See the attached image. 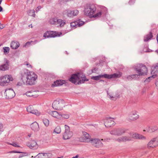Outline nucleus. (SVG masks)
<instances>
[{"label":"nucleus","instance_id":"nucleus-49","mask_svg":"<svg viewBox=\"0 0 158 158\" xmlns=\"http://www.w3.org/2000/svg\"><path fill=\"white\" fill-rule=\"evenodd\" d=\"M4 27V26L2 24L0 26V29H2Z\"/></svg>","mask_w":158,"mask_h":158},{"label":"nucleus","instance_id":"nucleus-37","mask_svg":"<svg viewBox=\"0 0 158 158\" xmlns=\"http://www.w3.org/2000/svg\"><path fill=\"white\" fill-rule=\"evenodd\" d=\"M43 122L45 125L46 127H48L49 123V120L46 118H45L43 120Z\"/></svg>","mask_w":158,"mask_h":158},{"label":"nucleus","instance_id":"nucleus-29","mask_svg":"<svg viewBox=\"0 0 158 158\" xmlns=\"http://www.w3.org/2000/svg\"><path fill=\"white\" fill-rule=\"evenodd\" d=\"M19 46V44L18 42L12 41L10 44V47L13 49H17Z\"/></svg>","mask_w":158,"mask_h":158},{"label":"nucleus","instance_id":"nucleus-16","mask_svg":"<svg viewBox=\"0 0 158 158\" xmlns=\"http://www.w3.org/2000/svg\"><path fill=\"white\" fill-rule=\"evenodd\" d=\"M5 93L6 94V98L7 99H11L15 96V93L14 91L11 89H6Z\"/></svg>","mask_w":158,"mask_h":158},{"label":"nucleus","instance_id":"nucleus-32","mask_svg":"<svg viewBox=\"0 0 158 158\" xmlns=\"http://www.w3.org/2000/svg\"><path fill=\"white\" fill-rule=\"evenodd\" d=\"M109 97L112 100H115L118 97V95H114V94H108Z\"/></svg>","mask_w":158,"mask_h":158},{"label":"nucleus","instance_id":"nucleus-11","mask_svg":"<svg viewBox=\"0 0 158 158\" xmlns=\"http://www.w3.org/2000/svg\"><path fill=\"white\" fill-rule=\"evenodd\" d=\"M83 135L79 139V141L81 142L89 143L90 142L92 139L90 138L89 135L86 132L83 131Z\"/></svg>","mask_w":158,"mask_h":158},{"label":"nucleus","instance_id":"nucleus-56","mask_svg":"<svg viewBox=\"0 0 158 158\" xmlns=\"http://www.w3.org/2000/svg\"><path fill=\"white\" fill-rule=\"evenodd\" d=\"M156 39H157V42H158V34L157 35Z\"/></svg>","mask_w":158,"mask_h":158},{"label":"nucleus","instance_id":"nucleus-4","mask_svg":"<svg viewBox=\"0 0 158 158\" xmlns=\"http://www.w3.org/2000/svg\"><path fill=\"white\" fill-rule=\"evenodd\" d=\"M13 80L11 75H5L0 77V85L5 86L7 85L10 81Z\"/></svg>","mask_w":158,"mask_h":158},{"label":"nucleus","instance_id":"nucleus-61","mask_svg":"<svg viewBox=\"0 0 158 158\" xmlns=\"http://www.w3.org/2000/svg\"><path fill=\"white\" fill-rule=\"evenodd\" d=\"M1 45H0V46H1Z\"/></svg>","mask_w":158,"mask_h":158},{"label":"nucleus","instance_id":"nucleus-8","mask_svg":"<svg viewBox=\"0 0 158 158\" xmlns=\"http://www.w3.org/2000/svg\"><path fill=\"white\" fill-rule=\"evenodd\" d=\"M64 101L62 99H59L55 100L52 104V107L54 109L61 110L64 106Z\"/></svg>","mask_w":158,"mask_h":158},{"label":"nucleus","instance_id":"nucleus-31","mask_svg":"<svg viewBox=\"0 0 158 158\" xmlns=\"http://www.w3.org/2000/svg\"><path fill=\"white\" fill-rule=\"evenodd\" d=\"M157 129V127L156 126H152L149 127L148 129L147 130L148 132H152L156 130Z\"/></svg>","mask_w":158,"mask_h":158},{"label":"nucleus","instance_id":"nucleus-33","mask_svg":"<svg viewBox=\"0 0 158 158\" xmlns=\"http://www.w3.org/2000/svg\"><path fill=\"white\" fill-rule=\"evenodd\" d=\"M152 35L151 32L149 33L148 34L146 35L144 38V40L145 41H147L152 37Z\"/></svg>","mask_w":158,"mask_h":158},{"label":"nucleus","instance_id":"nucleus-21","mask_svg":"<svg viewBox=\"0 0 158 158\" xmlns=\"http://www.w3.org/2000/svg\"><path fill=\"white\" fill-rule=\"evenodd\" d=\"M115 140L119 143L125 142L131 140V138L128 135L123 136L116 139Z\"/></svg>","mask_w":158,"mask_h":158},{"label":"nucleus","instance_id":"nucleus-57","mask_svg":"<svg viewBox=\"0 0 158 158\" xmlns=\"http://www.w3.org/2000/svg\"><path fill=\"white\" fill-rule=\"evenodd\" d=\"M143 131H146V130H143Z\"/></svg>","mask_w":158,"mask_h":158},{"label":"nucleus","instance_id":"nucleus-2","mask_svg":"<svg viewBox=\"0 0 158 158\" xmlns=\"http://www.w3.org/2000/svg\"><path fill=\"white\" fill-rule=\"evenodd\" d=\"M22 79L27 84L33 85L37 78V75L32 71L25 70L21 73Z\"/></svg>","mask_w":158,"mask_h":158},{"label":"nucleus","instance_id":"nucleus-53","mask_svg":"<svg viewBox=\"0 0 158 158\" xmlns=\"http://www.w3.org/2000/svg\"><path fill=\"white\" fill-rule=\"evenodd\" d=\"M79 156L78 155H76L75 156H74L72 158H78Z\"/></svg>","mask_w":158,"mask_h":158},{"label":"nucleus","instance_id":"nucleus-47","mask_svg":"<svg viewBox=\"0 0 158 158\" xmlns=\"http://www.w3.org/2000/svg\"><path fill=\"white\" fill-rule=\"evenodd\" d=\"M41 7L40 6H38L37 8L36 9V12H37L39 10L41 9Z\"/></svg>","mask_w":158,"mask_h":158},{"label":"nucleus","instance_id":"nucleus-25","mask_svg":"<svg viewBox=\"0 0 158 158\" xmlns=\"http://www.w3.org/2000/svg\"><path fill=\"white\" fill-rule=\"evenodd\" d=\"M49 114L53 117L57 119H60L61 118V114L56 111H51Z\"/></svg>","mask_w":158,"mask_h":158},{"label":"nucleus","instance_id":"nucleus-17","mask_svg":"<svg viewBox=\"0 0 158 158\" xmlns=\"http://www.w3.org/2000/svg\"><path fill=\"white\" fill-rule=\"evenodd\" d=\"M105 126L106 127H109L114 125L115 123L113 119L111 118H106L103 119Z\"/></svg>","mask_w":158,"mask_h":158},{"label":"nucleus","instance_id":"nucleus-40","mask_svg":"<svg viewBox=\"0 0 158 158\" xmlns=\"http://www.w3.org/2000/svg\"><path fill=\"white\" fill-rule=\"evenodd\" d=\"M29 14L31 16L35 17V10H30L29 11Z\"/></svg>","mask_w":158,"mask_h":158},{"label":"nucleus","instance_id":"nucleus-41","mask_svg":"<svg viewBox=\"0 0 158 158\" xmlns=\"http://www.w3.org/2000/svg\"><path fill=\"white\" fill-rule=\"evenodd\" d=\"M61 117H62L63 118H66V119H68L69 118V115L68 114H61Z\"/></svg>","mask_w":158,"mask_h":158},{"label":"nucleus","instance_id":"nucleus-14","mask_svg":"<svg viewBox=\"0 0 158 158\" xmlns=\"http://www.w3.org/2000/svg\"><path fill=\"white\" fill-rule=\"evenodd\" d=\"M152 70L151 74H154L151 77H150L147 78L145 81L144 82L145 83L149 82L150 79L152 78H155L156 77V74L158 72V63L156 64L154 67H152Z\"/></svg>","mask_w":158,"mask_h":158},{"label":"nucleus","instance_id":"nucleus-22","mask_svg":"<svg viewBox=\"0 0 158 158\" xmlns=\"http://www.w3.org/2000/svg\"><path fill=\"white\" fill-rule=\"evenodd\" d=\"M90 142L93 145L97 148L101 147L103 145L101 140L98 139H92Z\"/></svg>","mask_w":158,"mask_h":158},{"label":"nucleus","instance_id":"nucleus-20","mask_svg":"<svg viewBox=\"0 0 158 158\" xmlns=\"http://www.w3.org/2000/svg\"><path fill=\"white\" fill-rule=\"evenodd\" d=\"M128 136L131 138V139L132 138L135 139H146V137L144 136L137 133H130L129 134V135Z\"/></svg>","mask_w":158,"mask_h":158},{"label":"nucleus","instance_id":"nucleus-18","mask_svg":"<svg viewBox=\"0 0 158 158\" xmlns=\"http://www.w3.org/2000/svg\"><path fill=\"white\" fill-rule=\"evenodd\" d=\"M27 112L34 114L36 116H39L41 114V113L36 109H34L32 106H29L27 108Z\"/></svg>","mask_w":158,"mask_h":158},{"label":"nucleus","instance_id":"nucleus-44","mask_svg":"<svg viewBox=\"0 0 158 158\" xmlns=\"http://www.w3.org/2000/svg\"><path fill=\"white\" fill-rule=\"evenodd\" d=\"M9 152L10 153H23L24 154H26V153L25 152H21L16 151H10Z\"/></svg>","mask_w":158,"mask_h":158},{"label":"nucleus","instance_id":"nucleus-43","mask_svg":"<svg viewBox=\"0 0 158 158\" xmlns=\"http://www.w3.org/2000/svg\"><path fill=\"white\" fill-rule=\"evenodd\" d=\"M8 144H10V145H12L13 146L17 147H19V146L18 145V144L15 143H8Z\"/></svg>","mask_w":158,"mask_h":158},{"label":"nucleus","instance_id":"nucleus-6","mask_svg":"<svg viewBox=\"0 0 158 158\" xmlns=\"http://www.w3.org/2000/svg\"><path fill=\"white\" fill-rule=\"evenodd\" d=\"M137 73L140 76H144L147 74L148 70L146 66L143 65H140L135 68Z\"/></svg>","mask_w":158,"mask_h":158},{"label":"nucleus","instance_id":"nucleus-50","mask_svg":"<svg viewBox=\"0 0 158 158\" xmlns=\"http://www.w3.org/2000/svg\"><path fill=\"white\" fill-rule=\"evenodd\" d=\"M155 84L156 86L158 88V80L156 81V82L155 83Z\"/></svg>","mask_w":158,"mask_h":158},{"label":"nucleus","instance_id":"nucleus-9","mask_svg":"<svg viewBox=\"0 0 158 158\" xmlns=\"http://www.w3.org/2000/svg\"><path fill=\"white\" fill-rule=\"evenodd\" d=\"M49 23L53 25H59L60 27H63L65 24L64 20L61 19H58L57 18H53L50 19Z\"/></svg>","mask_w":158,"mask_h":158},{"label":"nucleus","instance_id":"nucleus-36","mask_svg":"<svg viewBox=\"0 0 158 158\" xmlns=\"http://www.w3.org/2000/svg\"><path fill=\"white\" fill-rule=\"evenodd\" d=\"M78 23L77 21L74 22H73L71 23L70 25L72 27H76L78 26Z\"/></svg>","mask_w":158,"mask_h":158},{"label":"nucleus","instance_id":"nucleus-35","mask_svg":"<svg viewBox=\"0 0 158 158\" xmlns=\"http://www.w3.org/2000/svg\"><path fill=\"white\" fill-rule=\"evenodd\" d=\"M61 130L59 126L57 127L54 130V132L57 134H59L60 133Z\"/></svg>","mask_w":158,"mask_h":158},{"label":"nucleus","instance_id":"nucleus-38","mask_svg":"<svg viewBox=\"0 0 158 158\" xmlns=\"http://www.w3.org/2000/svg\"><path fill=\"white\" fill-rule=\"evenodd\" d=\"M3 49L5 54H7L9 53L10 50V48L9 47H4L3 48Z\"/></svg>","mask_w":158,"mask_h":158},{"label":"nucleus","instance_id":"nucleus-26","mask_svg":"<svg viewBox=\"0 0 158 158\" xmlns=\"http://www.w3.org/2000/svg\"><path fill=\"white\" fill-rule=\"evenodd\" d=\"M51 153H40L37 155L38 158H48L52 156Z\"/></svg>","mask_w":158,"mask_h":158},{"label":"nucleus","instance_id":"nucleus-5","mask_svg":"<svg viewBox=\"0 0 158 158\" xmlns=\"http://www.w3.org/2000/svg\"><path fill=\"white\" fill-rule=\"evenodd\" d=\"M120 76L117 73H114L113 74L109 75L105 74L104 75H99L96 76H93L91 77V79L95 80L98 81L100 79L104 77L106 78L110 79L114 78L119 77Z\"/></svg>","mask_w":158,"mask_h":158},{"label":"nucleus","instance_id":"nucleus-34","mask_svg":"<svg viewBox=\"0 0 158 158\" xmlns=\"http://www.w3.org/2000/svg\"><path fill=\"white\" fill-rule=\"evenodd\" d=\"M23 65H25L27 68L29 69H31L32 68V66L28 62H25L24 63Z\"/></svg>","mask_w":158,"mask_h":158},{"label":"nucleus","instance_id":"nucleus-30","mask_svg":"<svg viewBox=\"0 0 158 158\" xmlns=\"http://www.w3.org/2000/svg\"><path fill=\"white\" fill-rule=\"evenodd\" d=\"M9 69L8 62L7 61L6 63L0 66V70L2 71H5Z\"/></svg>","mask_w":158,"mask_h":158},{"label":"nucleus","instance_id":"nucleus-12","mask_svg":"<svg viewBox=\"0 0 158 158\" xmlns=\"http://www.w3.org/2000/svg\"><path fill=\"white\" fill-rule=\"evenodd\" d=\"M65 131L63 135V138L67 139L71 138L73 135V133L70 131L69 127L66 125H65Z\"/></svg>","mask_w":158,"mask_h":158},{"label":"nucleus","instance_id":"nucleus-58","mask_svg":"<svg viewBox=\"0 0 158 158\" xmlns=\"http://www.w3.org/2000/svg\"><path fill=\"white\" fill-rule=\"evenodd\" d=\"M157 53H158V50L157 51Z\"/></svg>","mask_w":158,"mask_h":158},{"label":"nucleus","instance_id":"nucleus-10","mask_svg":"<svg viewBox=\"0 0 158 158\" xmlns=\"http://www.w3.org/2000/svg\"><path fill=\"white\" fill-rule=\"evenodd\" d=\"M157 146H158V137L152 139L147 145V147L149 149L155 148Z\"/></svg>","mask_w":158,"mask_h":158},{"label":"nucleus","instance_id":"nucleus-51","mask_svg":"<svg viewBox=\"0 0 158 158\" xmlns=\"http://www.w3.org/2000/svg\"><path fill=\"white\" fill-rule=\"evenodd\" d=\"M26 155H24L23 154H21L19 155V158H21V157H22L25 156Z\"/></svg>","mask_w":158,"mask_h":158},{"label":"nucleus","instance_id":"nucleus-46","mask_svg":"<svg viewBox=\"0 0 158 158\" xmlns=\"http://www.w3.org/2000/svg\"><path fill=\"white\" fill-rule=\"evenodd\" d=\"M135 0H130L129 2V3L130 5H132L134 4L135 2Z\"/></svg>","mask_w":158,"mask_h":158},{"label":"nucleus","instance_id":"nucleus-19","mask_svg":"<svg viewBox=\"0 0 158 158\" xmlns=\"http://www.w3.org/2000/svg\"><path fill=\"white\" fill-rule=\"evenodd\" d=\"M125 132V131L124 129L119 128L112 130L110 131V134L112 135L119 136L123 135Z\"/></svg>","mask_w":158,"mask_h":158},{"label":"nucleus","instance_id":"nucleus-13","mask_svg":"<svg viewBox=\"0 0 158 158\" xmlns=\"http://www.w3.org/2000/svg\"><path fill=\"white\" fill-rule=\"evenodd\" d=\"M61 34H62L61 32L48 31L44 33L43 36L45 38L54 37L57 36H59Z\"/></svg>","mask_w":158,"mask_h":158},{"label":"nucleus","instance_id":"nucleus-48","mask_svg":"<svg viewBox=\"0 0 158 158\" xmlns=\"http://www.w3.org/2000/svg\"><path fill=\"white\" fill-rule=\"evenodd\" d=\"M31 44V42H27L25 45H24V47H26L27 45H29Z\"/></svg>","mask_w":158,"mask_h":158},{"label":"nucleus","instance_id":"nucleus-59","mask_svg":"<svg viewBox=\"0 0 158 158\" xmlns=\"http://www.w3.org/2000/svg\"><path fill=\"white\" fill-rule=\"evenodd\" d=\"M101 140H103V139H102Z\"/></svg>","mask_w":158,"mask_h":158},{"label":"nucleus","instance_id":"nucleus-54","mask_svg":"<svg viewBox=\"0 0 158 158\" xmlns=\"http://www.w3.org/2000/svg\"><path fill=\"white\" fill-rule=\"evenodd\" d=\"M2 7L0 6V12L2 11Z\"/></svg>","mask_w":158,"mask_h":158},{"label":"nucleus","instance_id":"nucleus-1","mask_svg":"<svg viewBox=\"0 0 158 158\" xmlns=\"http://www.w3.org/2000/svg\"><path fill=\"white\" fill-rule=\"evenodd\" d=\"M96 11L95 6L92 4H86L84 6V14L86 16L91 18H97L101 16L102 12Z\"/></svg>","mask_w":158,"mask_h":158},{"label":"nucleus","instance_id":"nucleus-60","mask_svg":"<svg viewBox=\"0 0 158 158\" xmlns=\"http://www.w3.org/2000/svg\"><path fill=\"white\" fill-rule=\"evenodd\" d=\"M58 25V26H59V25Z\"/></svg>","mask_w":158,"mask_h":158},{"label":"nucleus","instance_id":"nucleus-42","mask_svg":"<svg viewBox=\"0 0 158 158\" xmlns=\"http://www.w3.org/2000/svg\"><path fill=\"white\" fill-rule=\"evenodd\" d=\"M27 96L29 97H31L33 96V94L30 91L27 92L26 93Z\"/></svg>","mask_w":158,"mask_h":158},{"label":"nucleus","instance_id":"nucleus-15","mask_svg":"<svg viewBox=\"0 0 158 158\" xmlns=\"http://www.w3.org/2000/svg\"><path fill=\"white\" fill-rule=\"evenodd\" d=\"M139 117V115L136 111H133L130 113L128 117V119L129 121H134L137 119Z\"/></svg>","mask_w":158,"mask_h":158},{"label":"nucleus","instance_id":"nucleus-52","mask_svg":"<svg viewBox=\"0 0 158 158\" xmlns=\"http://www.w3.org/2000/svg\"><path fill=\"white\" fill-rule=\"evenodd\" d=\"M154 155L153 154H151V156L150 157V158H154Z\"/></svg>","mask_w":158,"mask_h":158},{"label":"nucleus","instance_id":"nucleus-7","mask_svg":"<svg viewBox=\"0 0 158 158\" xmlns=\"http://www.w3.org/2000/svg\"><path fill=\"white\" fill-rule=\"evenodd\" d=\"M79 13V10L77 9L72 10L69 9L66 10L64 11L63 13L64 15H66L68 17L71 18L77 16Z\"/></svg>","mask_w":158,"mask_h":158},{"label":"nucleus","instance_id":"nucleus-24","mask_svg":"<svg viewBox=\"0 0 158 158\" xmlns=\"http://www.w3.org/2000/svg\"><path fill=\"white\" fill-rule=\"evenodd\" d=\"M30 127L31 130L34 132H37L40 129L39 125L36 122H34L31 124Z\"/></svg>","mask_w":158,"mask_h":158},{"label":"nucleus","instance_id":"nucleus-3","mask_svg":"<svg viewBox=\"0 0 158 158\" xmlns=\"http://www.w3.org/2000/svg\"><path fill=\"white\" fill-rule=\"evenodd\" d=\"M69 81L75 84H79L83 83L88 80L85 78V75L82 73H77L72 74L69 79Z\"/></svg>","mask_w":158,"mask_h":158},{"label":"nucleus","instance_id":"nucleus-39","mask_svg":"<svg viewBox=\"0 0 158 158\" xmlns=\"http://www.w3.org/2000/svg\"><path fill=\"white\" fill-rule=\"evenodd\" d=\"M77 22L78 23V27L81 26L84 24V22L81 21V20H79L77 21Z\"/></svg>","mask_w":158,"mask_h":158},{"label":"nucleus","instance_id":"nucleus-27","mask_svg":"<svg viewBox=\"0 0 158 158\" xmlns=\"http://www.w3.org/2000/svg\"><path fill=\"white\" fill-rule=\"evenodd\" d=\"M65 83V81L62 80H57L54 82L52 85V87H55L62 85Z\"/></svg>","mask_w":158,"mask_h":158},{"label":"nucleus","instance_id":"nucleus-23","mask_svg":"<svg viewBox=\"0 0 158 158\" xmlns=\"http://www.w3.org/2000/svg\"><path fill=\"white\" fill-rule=\"evenodd\" d=\"M28 147L31 149H35L38 148V145L36 142L35 140H31L27 143Z\"/></svg>","mask_w":158,"mask_h":158},{"label":"nucleus","instance_id":"nucleus-45","mask_svg":"<svg viewBox=\"0 0 158 158\" xmlns=\"http://www.w3.org/2000/svg\"><path fill=\"white\" fill-rule=\"evenodd\" d=\"M3 125L2 123H0V131H3Z\"/></svg>","mask_w":158,"mask_h":158},{"label":"nucleus","instance_id":"nucleus-28","mask_svg":"<svg viewBox=\"0 0 158 158\" xmlns=\"http://www.w3.org/2000/svg\"><path fill=\"white\" fill-rule=\"evenodd\" d=\"M140 75L139 74H133L129 75L127 77V78L128 80H131L132 79H138L140 77Z\"/></svg>","mask_w":158,"mask_h":158},{"label":"nucleus","instance_id":"nucleus-55","mask_svg":"<svg viewBox=\"0 0 158 158\" xmlns=\"http://www.w3.org/2000/svg\"><path fill=\"white\" fill-rule=\"evenodd\" d=\"M29 27H31V28H32V24L29 25Z\"/></svg>","mask_w":158,"mask_h":158}]
</instances>
